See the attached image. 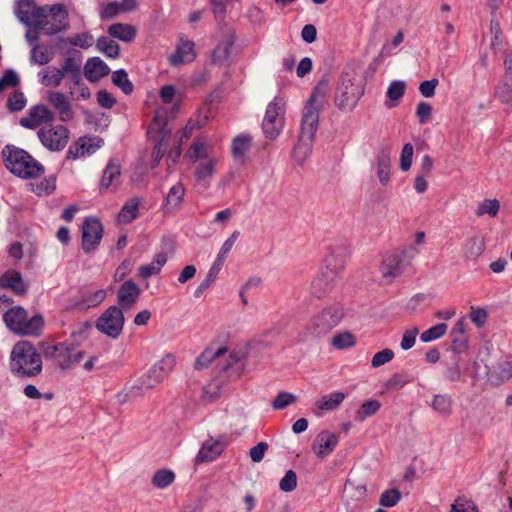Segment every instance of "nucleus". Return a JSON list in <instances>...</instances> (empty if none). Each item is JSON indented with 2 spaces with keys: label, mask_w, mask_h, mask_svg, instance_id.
Masks as SVG:
<instances>
[{
  "label": "nucleus",
  "mask_w": 512,
  "mask_h": 512,
  "mask_svg": "<svg viewBox=\"0 0 512 512\" xmlns=\"http://www.w3.org/2000/svg\"><path fill=\"white\" fill-rule=\"evenodd\" d=\"M312 143L313 140L305 141L299 137L298 143L293 149V157L299 164H302L309 157Z\"/></svg>",
  "instance_id": "obj_51"
},
{
  "label": "nucleus",
  "mask_w": 512,
  "mask_h": 512,
  "mask_svg": "<svg viewBox=\"0 0 512 512\" xmlns=\"http://www.w3.org/2000/svg\"><path fill=\"white\" fill-rule=\"evenodd\" d=\"M216 160L209 157L197 162L194 177L198 184L206 185L212 179L215 173Z\"/></svg>",
  "instance_id": "obj_32"
},
{
  "label": "nucleus",
  "mask_w": 512,
  "mask_h": 512,
  "mask_svg": "<svg viewBox=\"0 0 512 512\" xmlns=\"http://www.w3.org/2000/svg\"><path fill=\"white\" fill-rule=\"evenodd\" d=\"M10 370L18 377H35L42 371L41 354L29 341L17 342L10 353Z\"/></svg>",
  "instance_id": "obj_1"
},
{
  "label": "nucleus",
  "mask_w": 512,
  "mask_h": 512,
  "mask_svg": "<svg viewBox=\"0 0 512 512\" xmlns=\"http://www.w3.org/2000/svg\"><path fill=\"white\" fill-rule=\"evenodd\" d=\"M344 316L343 308L334 304L325 307L309 320L306 331L312 337H323L336 327Z\"/></svg>",
  "instance_id": "obj_10"
},
{
  "label": "nucleus",
  "mask_w": 512,
  "mask_h": 512,
  "mask_svg": "<svg viewBox=\"0 0 512 512\" xmlns=\"http://www.w3.org/2000/svg\"><path fill=\"white\" fill-rule=\"evenodd\" d=\"M47 101L56 110L62 122H68L74 118L71 103L63 93L59 91H49L47 93Z\"/></svg>",
  "instance_id": "obj_24"
},
{
  "label": "nucleus",
  "mask_w": 512,
  "mask_h": 512,
  "mask_svg": "<svg viewBox=\"0 0 512 512\" xmlns=\"http://www.w3.org/2000/svg\"><path fill=\"white\" fill-rule=\"evenodd\" d=\"M401 492L396 489L385 490L379 498V504L383 507H394L401 500Z\"/></svg>",
  "instance_id": "obj_56"
},
{
  "label": "nucleus",
  "mask_w": 512,
  "mask_h": 512,
  "mask_svg": "<svg viewBox=\"0 0 512 512\" xmlns=\"http://www.w3.org/2000/svg\"><path fill=\"white\" fill-rule=\"evenodd\" d=\"M46 11L45 7H37L33 0H18L15 5L17 19L36 30L46 26Z\"/></svg>",
  "instance_id": "obj_15"
},
{
  "label": "nucleus",
  "mask_w": 512,
  "mask_h": 512,
  "mask_svg": "<svg viewBox=\"0 0 512 512\" xmlns=\"http://www.w3.org/2000/svg\"><path fill=\"white\" fill-rule=\"evenodd\" d=\"M107 292L105 289H98L95 291L82 290L73 300V303L67 309H77L86 311L90 308L97 307L106 298Z\"/></svg>",
  "instance_id": "obj_22"
},
{
  "label": "nucleus",
  "mask_w": 512,
  "mask_h": 512,
  "mask_svg": "<svg viewBox=\"0 0 512 512\" xmlns=\"http://www.w3.org/2000/svg\"><path fill=\"white\" fill-rule=\"evenodd\" d=\"M196 57L194 43L190 40L180 39L176 51L169 56V63L178 66L192 62Z\"/></svg>",
  "instance_id": "obj_27"
},
{
  "label": "nucleus",
  "mask_w": 512,
  "mask_h": 512,
  "mask_svg": "<svg viewBox=\"0 0 512 512\" xmlns=\"http://www.w3.org/2000/svg\"><path fill=\"white\" fill-rule=\"evenodd\" d=\"M185 156L193 163L207 159L210 157L208 146L203 141H194Z\"/></svg>",
  "instance_id": "obj_44"
},
{
  "label": "nucleus",
  "mask_w": 512,
  "mask_h": 512,
  "mask_svg": "<svg viewBox=\"0 0 512 512\" xmlns=\"http://www.w3.org/2000/svg\"><path fill=\"white\" fill-rule=\"evenodd\" d=\"M37 137L48 151L59 152L66 147L70 131L61 124L50 123L39 128Z\"/></svg>",
  "instance_id": "obj_13"
},
{
  "label": "nucleus",
  "mask_w": 512,
  "mask_h": 512,
  "mask_svg": "<svg viewBox=\"0 0 512 512\" xmlns=\"http://www.w3.org/2000/svg\"><path fill=\"white\" fill-rule=\"evenodd\" d=\"M364 94V83L360 77L348 72L343 73L337 89L335 104L342 110H352Z\"/></svg>",
  "instance_id": "obj_9"
},
{
  "label": "nucleus",
  "mask_w": 512,
  "mask_h": 512,
  "mask_svg": "<svg viewBox=\"0 0 512 512\" xmlns=\"http://www.w3.org/2000/svg\"><path fill=\"white\" fill-rule=\"evenodd\" d=\"M390 166L389 154L385 151L379 152L376 157L377 177L383 186H386L390 181Z\"/></svg>",
  "instance_id": "obj_39"
},
{
  "label": "nucleus",
  "mask_w": 512,
  "mask_h": 512,
  "mask_svg": "<svg viewBox=\"0 0 512 512\" xmlns=\"http://www.w3.org/2000/svg\"><path fill=\"white\" fill-rule=\"evenodd\" d=\"M141 294L140 287L133 281H124L117 291V305L123 311L131 309Z\"/></svg>",
  "instance_id": "obj_23"
},
{
  "label": "nucleus",
  "mask_w": 512,
  "mask_h": 512,
  "mask_svg": "<svg viewBox=\"0 0 512 512\" xmlns=\"http://www.w3.org/2000/svg\"><path fill=\"white\" fill-rule=\"evenodd\" d=\"M226 347L206 348L196 359L195 368L196 369H204L209 366L210 363L216 361V366L219 368L220 362H225L229 359V354Z\"/></svg>",
  "instance_id": "obj_26"
},
{
  "label": "nucleus",
  "mask_w": 512,
  "mask_h": 512,
  "mask_svg": "<svg viewBox=\"0 0 512 512\" xmlns=\"http://www.w3.org/2000/svg\"><path fill=\"white\" fill-rule=\"evenodd\" d=\"M0 286L11 289L18 295L26 293L28 286L23 280L21 274L16 270H9L0 277Z\"/></svg>",
  "instance_id": "obj_30"
},
{
  "label": "nucleus",
  "mask_w": 512,
  "mask_h": 512,
  "mask_svg": "<svg viewBox=\"0 0 512 512\" xmlns=\"http://www.w3.org/2000/svg\"><path fill=\"white\" fill-rule=\"evenodd\" d=\"M29 187L30 190L39 197L50 195L56 189V177L51 175L40 182L30 183Z\"/></svg>",
  "instance_id": "obj_43"
},
{
  "label": "nucleus",
  "mask_w": 512,
  "mask_h": 512,
  "mask_svg": "<svg viewBox=\"0 0 512 512\" xmlns=\"http://www.w3.org/2000/svg\"><path fill=\"white\" fill-rule=\"evenodd\" d=\"M245 364L238 353H229V359L219 363V373L203 388L202 397L205 401L213 402L222 394L224 387L239 379L244 372Z\"/></svg>",
  "instance_id": "obj_2"
},
{
  "label": "nucleus",
  "mask_w": 512,
  "mask_h": 512,
  "mask_svg": "<svg viewBox=\"0 0 512 512\" xmlns=\"http://www.w3.org/2000/svg\"><path fill=\"white\" fill-rule=\"evenodd\" d=\"M96 47L109 58H117L119 56V45L108 37H100L97 40Z\"/></svg>",
  "instance_id": "obj_48"
},
{
  "label": "nucleus",
  "mask_w": 512,
  "mask_h": 512,
  "mask_svg": "<svg viewBox=\"0 0 512 512\" xmlns=\"http://www.w3.org/2000/svg\"><path fill=\"white\" fill-rule=\"evenodd\" d=\"M54 119V112L45 105L39 104L30 107L27 116L20 119V125L27 129H36L52 123Z\"/></svg>",
  "instance_id": "obj_20"
},
{
  "label": "nucleus",
  "mask_w": 512,
  "mask_h": 512,
  "mask_svg": "<svg viewBox=\"0 0 512 512\" xmlns=\"http://www.w3.org/2000/svg\"><path fill=\"white\" fill-rule=\"evenodd\" d=\"M447 328L448 326L446 323H439L424 331L421 334L420 339L425 343L439 339L447 332Z\"/></svg>",
  "instance_id": "obj_55"
},
{
  "label": "nucleus",
  "mask_w": 512,
  "mask_h": 512,
  "mask_svg": "<svg viewBox=\"0 0 512 512\" xmlns=\"http://www.w3.org/2000/svg\"><path fill=\"white\" fill-rule=\"evenodd\" d=\"M485 241L481 235H474L466 240L463 252L466 258L476 260L484 251Z\"/></svg>",
  "instance_id": "obj_34"
},
{
  "label": "nucleus",
  "mask_w": 512,
  "mask_h": 512,
  "mask_svg": "<svg viewBox=\"0 0 512 512\" xmlns=\"http://www.w3.org/2000/svg\"><path fill=\"white\" fill-rule=\"evenodd\" d=\"M42 354L46 360L63 370L71 369L84 357L83 351L76 350L74 345L68 342L43 344Z\"/></svg>",
  "instance_id": "obj_8"
},
{
  "label": "nucleus",
  "mask_w": 512,
  "mask_h": 512,
  "mask_svg": "<svg viewBox=\"0 0 512 512\" xmlns=\"http://www.w3.org/2000/svg\"><path fill=\"white\" fill-rule=\"evenodd\" d=\"M380 402L377 400H369L364 402L356 412V419L363 422L367 417L374 415L380 409Z\"/></svg>",
  "instance_id": "obj_53"
},
{
  "label": "nucleus",
  "mask_w": 512,
  "mask_h": 512,
  "mask_svg": "<svg viewBox=\"0 0 512 512\" xmlns=\"http://www.w3.org/2000/svg\"><path fill=\"white\" fill-rule=\"evenodd\" d=\"M432 407L443 417H448L452 413V399L448 395H435L432 400Z\"/></svg>",
  "instance_id": "obj_47"
},
{
  "label": "nucleus",
  "mask_w": 512,
  "mask_h": 512,
  "mask_svg": "<svg viewBox=\"0 0 512 512\" xmlns=\"http://www.w3.org/2000/svg\"><path fill=\"white\" fill-rule=\"evenodd\" d=\"M175 479L176 475L171 469H159L153 474L151 484L157 489H166L174 483Z\"/></svg>",
  "instance_id": "obj_42"
},
{
  "label": "nucleus",
  "mask_w": 512,
  "mask_h": 512,
  "mask_svg": "<svg viewBox=\"0 0 512 512\" xmlns=\"http://www.w3.org/2000/svg\"><path fill=\"white\" fill-rule=\"evenodd\" d=\"M450 512H478V510L471 501L464 498H458L451 505Z\"/></svg>",
  "instance_id": "obj_64"
},
{
  "label": "nucleus",
  "mask_w": 512,
  "mask_h": 512,
  "mask_svg": "<svg viewBox=\"0 0 512 512\" xmlns=\"http://www.w3.org/2000/svg\"><path fill=\"white\" fill-rule=\"evenodd\" d=\"M26 105V98L22 92L14 91L7 100L10 111H20Z\"/></svg>",
  "instance_id": "obj_61"
},
{
  "label": "nucleus",
  "mask_w": 512,
  "mask_h": 512,
  "mask_svg": "<svg viewBox=\"0 0 512 512\" xmlns=\"http://www.w3.org/2000/svg\"><path fill=\"white\" fill-rule=\"evenodd\" d=\"M233 43H234V40L232 37L227 38L224 41L220 42L212 52V55H211L212 63L216 64V65L226 64L230 57Z\"/></svg>",
  "instance_id": "obj_38"
},
{
  "label": "nucleus",
  "mask_w": 512,
  "mask_h": 512,
  "mask_svg": "<svg viewBox=\"0 0 512 512\" xmlns=\"http://www.w3.org/2000/svg\"><path fill=\"white\" fill-rule=\"evenodd\" d=\"M184 196H185V188H184L183 184L176 183L175 185H173L170 188V190L165 198L164 204H163L165 212L172 213V212L178 210L181 203L183 202Z\"/></svg>",
  "instance_id": "obj_33"
},
{
  "label": "nucleus",
  "mask_w": 512,
  "mask_h": 512,
  "mask_svg": "<svg viewBox=\"0 0 512 512\" xmlns=\"http://www.w3.org/2000/svg\"><path fill=\"white\" fill-rule=\"evenodd\" d=\"M209 119L207 112L203 114V111L199 112L196 120H190L187 125L183 128L180 133V142L188 140L195 129L203 127Z\"/></svg>",
  "instance_id": "obj_46"
},
{
  "label": "nucleus",
  "mask_w": 512,
  "mask_h": 512,
  "mask_svg": "<svg viewBox=\"0 0 512 512\" xmlns=\"http://www.w3.org/2000/svg\"><path fill=\"white\" fill-rule=\"evenodd\" d=\"M30 62L35 65L44 66L53 59V52L46 45L34 44L30 50Z\"/></svg>",
  "instance_id": "obj_37"
},
{
  "label": "nucleus",
  "mask_w": 512,
  "mask_h": 512,
  "mask_svg": "<svg viewBox=\"0 0 512 512\" xmlns=\"http://www.w3.org/2000/svg\"><path fill=\"white\" fill-rule=\"evenodd\" d=\"M491 377L498 383L508 382L512 378V361L499 362L493 369Z\"/></svg>",
  "instance_id": "obj_45"
},
{
  "label": "nucleus",
  "mask_w": 512,
  "mask_h": 512,
  "mask_svg": "<svg viewBox=\"0 0 512 512\" xmlns=\"http://www.w3.org/2000/svg\"><path fill=\"white\" fill-rule=\"evenodd\" d=\"M297 486V476L293 470H288L280 480L279 487L283 492H291Z\"/></svg>",
  "instance_id": "obj_63"
},
{
  "label": "nucleus",
  "mask_w": 512,
  "mask_h": 512,
  "mask_svg": "<svg viewBox=\"0 0 512 512\" xmlns=\"http://www.w3.org/2000/svg\"><path fill=\"white\" fill-rule=\"evenodd\" d=\"M3 320L12 332L23 336H38L44 324L42 315L36 314L28 319L27 311L20 306L6 311Z\"/></svg>",
  "instance_id": "obj_7"
},
{
  "label": "nucleus",
  "mask_w": 512,
  "mask_h": 512,
  "mask_svg": "<svg viewBox=\"0 0 512 512\" xmlns=\"http://www.w3.org/2000/svg\"><path fill=\"white\" fill-rule=\"evenodd\" d=\"M103 236V227L96 217H88L82 224V249L86 253L94 251Z\"/></svg>",
  "instance_id": "obj_18"
},
{
  "label": "nucleus",
  "mask_w": 512,
  "mask_h": 512,
  "mask_svg": "<svg viewBox=\"0 0 512 512\" xmlns=\"http://www.w3.org/2000/svg\"><path fill=\"white\" fill-rule=\"evenodd\" d=\"M343 392H333L323 395L317 402L316 407L323 411L335 410L345 399Z\"/></svg>",
  "instance_id": "obj_41"
},
{
  "label": "nucleus",
  "mask_w": 512,
  "mask_h": 512,
  "mask_svg": "<svg viewBox=\"0 0 512 512\" xmlns=\"http://www.w3.org/2000/svg\"><path fill=\"white\" fill-rule=\"evenodd\" d=\"M110 72L108 65L99 57L89 58L84 66V76L89 82L95 83Z\"/></svg>",
  "instance_id": "obj_28"
},
{
  "label": "nucleus",
  "mask_w": 512,
  "mask_h": 512,
  "mask_svg": "<svg viewBox=\"0 0 512 512\" xmlns=\"http://www.w3.org/2000/svg\"><path fill=\"white\" fill-rule=\"evenodd\" d=\"M223 451V444L213 439L206 440L196 457L197 463L210 462L216 459Z\"/></svg>",
  "instance_id": "obj_31"
},
{
  "label": "nucleus",
  "mask_w": 512,
  "mask_h": 512,
  "mask_svg": "<svg viewBox=\"0 0 512 512\" xmlns=\"http://www.w3.org/2000/svg\"><path fill=\"white\" fill-rule=\"evenodd\" d=\"M108 33L123 42H131L136 36V29L130 24L115 23L108 27Z\"/></svg>",
  "instance_id": "obj_35"
},
{
  "label": "nucleus",
  "mask_w": 512,
  "mask_h": 512,
  "mask_svg": "<svg viewBox=\"0 0 512 512\" xmlns=\"http://www.w3.org/2000/svg\"><path fill=\"white\" fill-rule=\"evenodd\" d=\"M50 15L46 14V26L38 28L47 35H54L69 28L68 12L63 4H54L49 8Z\"/></svg>",
  "instance_id": "obj_19"
},
{
  "label": "nucleus",
  "mask_w": 512,
  "mask_h": 512,
  "mask_svg": "<svg viewBox=\"0 0 512 512\" xmlns=\"http://www.w3.org/2000/svg\"><path fill=\"white\" fill-rule=\"evenodd\" d=\"M286 103L282 98L275 97L267 106L262 122L265 137L275 140L281 133L285 124Z\"/></svg>",
  "instance_id": "obj_12"
},
{
  "label": "nucleus",
  "mask_w": 512,
  "mask_h": 512,
  "mask_svg": "<svg viewBox=\"0 0 512 512\" xmlns=\"http://www.w3.org/2000/svg\"><path fill=\"white\" fill-rule=\"evenodd\" d=\"M367 497L366 483L357 476H350L345 483L343 499L349 512H355Z\"/></svg>",
  "instance_id": "obj_17"
},
{
  "label": "nucleus",
  "mask_w": 512,
  "mask_h": 512,
  "mask_svg": "<svg viewBox=\"0 0 512 512\" xmlns=\"http://www.w3.org/2000/svg\"><path fill=\"white\" fill-rule=\"evenodd\" d=\"M345 267V255L340 249H332L324 259V268L311 283V293L322 297L332 290L341 278Z\"/></svg>",
  "instance_id": "obj_3"
},
{
  "label": "nucleus",
  "mask_w": 512,
  "mask_h": 512,
  "mask_svg": "<svg viewBox=\"0 0 512 512\" xmlns=\"http://www.w3.org/2000/svg\"><path fill=\"white\" fill-rule=\"evenodd\" d=\"M125 317L123 310L116 305L109 306L96 320V328L102 334L117 339L124 327Z\"/></svg>",
  "instance_id": "obj_14"
},
{
  "label": "nucleus",
  "mask_w": 512,
  "mask_h": 512,
  "mask_svg": "<svg viewBox=\"0 0 512 512\" xmlns=\"http://www.w3.org/2000/svg\"><path fill=\"white\" fill-rule=\"evenodd\" d=\"M394 358V352L392 349L385 348L372 357L371 366L373 368H379L386 363L390 362Z\"/></svg>",
  "instance_id": "obj_58"
},
{
  "label": "nucleus",
  "mask_w": 512,
  "mask_h": 512,
  "mask_svg": "<svg viewBox=\"0 0 512 512\" xmlns=\"http://www.w3.org/2000/svg\"><path fill=\"white\" fill-rule=\"evenodd\" d=\"M297 396L290 392H279L271 403L274 410H283L289 405L296 403Z\"/></svg>",
  "instance_id": "obj_54"
},
{
  "label": "nucleus",
  "mask_w": 512,
  "mask_h": 512,
  "mask_svg": "<svg viewBox=\"0 0 512 512\" xmlns=\"http://www.w3.org/2000/svg\"><path fill=\"white\" fill-rule=\"evenodd\" d=\"M337 444L338 437L336 434L322 431L315 438L312 449L319 458H325L334 451Z\"/></svg>",
  "instance_id": "obj_25"
},
{
  "label": "nucleus",
  "mask_w": 512,
  "mask_h": 512,
  "mask_svg": "<svg viewBox=\"0 0 512 512\" xmlns=\"http://www.w3.org/2000/svg\"><path fill=\"white\" fill-rule=\"evenodd\" d=\"M414 154V148L411 143H407L403 146L400 155V169L404 172L408 171L412 165V159Z\"/></svg>",
  "instance_id": "obj_59"
},
{
  "label": "nucleus",
  "mask_w": 512,
  "mask_h": 512,
  "mask_svg": "<svg viewBox=\"0 0 512 512\" xmlns=\"http://www.w3.org/2000/svg\"><path fill=\"white\" fill-rule=\"evenodd\" d=\"M112 82L126 95H129L133 91V84L129 80L128 74L124 69L117 70L113 73Z\"/></svg>",
  "instance_id": "obj_50"
},
{
  "label": "nucleus",
  "mask_w": 512,
  "mask_h": 512,
  "mask_svg": "<svg viewBox=\"0 0 512 512\" xmlns=\"http://www.w3.org/2000/svg\"><path fill=\"white\" fill-rule=\"evenodd\" d=\"M102 145L103 140L99 137H81L70 145L66 157L69 160H77L95 153Z\"/></svg>",
  "instance_id": "obj_21"
},
{
  "label": "nucleus",
  "mask_w": 512,
  "mask_h": 512,
  "mask_svg": "<svg viewBox=\"0 0 512 512\" xmlns=\"http://www.w3.org/2000/svg\"><path fill=\"white\" fill-rule=\"evenodd\" d=\"M331 344L337 349H345L354 346L355 338L350 332H341L333 336Z\"/></svg>",
  "instance_id": "obj_57"
},
{
  "label": "nucleus",
  "mask_w": 512,
  "mask_h": 512,
  "mask_svg": "<svg viewBox=\"0 0 512 512\" xmlns=\"http://www.w3.org/2000/svg\"><path fill=\"white\" fill-rule=\"evenodd\" d=\"M121 170L120 166L113 161H110L107 165L106 169L104 170L102 179H101V188H109L114 180L118 179L120 177Z\"/></svg>",
  "instance_id": "obj_49"
},
{
  "label": "nucleus",
  "mask_w": 512,
  "mask_h": 512,
  "mask_svg": "<svg viewBox=\"0 0 512 512\" xmlns=\"http://www.w3.org/2000/svg\"><path fill=\"white\" fill-rule=\"evenodd\" d=\"M175 365V356L170 353L166 354L133 384L132 390L147 391L155 388L171 374Z\"/></svg>",
  "instance_id": "obj_11"
},
{
  "label": "nucleus",
  "mask_w": 512,
  "mask_h": 512,
  "mask_svg": "<svg viewBox=\"0 0 512 512\" xmlns=\"http://www.w3.org/2000/svg\"><path fill=\"white\" fill-rule=\"evenodd\" d=\"M406 85L403 81H393L387 89V97L390 100L398 101L405 93Z\"/></svg>",
  "instance_id": "obj_62"
},
{
  "label": "nucleus",
  "mask_w": 512,
  "mask_h": 512,
  "mask_svg": "<svg viewBox=\"0 0 512 512\" xmlns=\"http://www.w3.org/2000/svg\"><path fill=\"white\" fill-rule=\"evenodd\" d=\"M499 209L500 202L497 199H485L478 205L475 213L477 216L488 214L490 217H495Z\"/></svg>",
  "instance_id": "obj_52"
},
{
  "label": "nucleus",
  "mask_w": 512,
  "mask_h": 512,
  "mask_svg": "<svg viewBox=\"0 0 512 512\" xmlns=\"http://www.w3.org/2000/svg\"><path fill=\"white\" fill-rule=\"evenodd\" d=\"M2 156L7 169L21 178H36L44 173V166L23 149L8 145Z\"/></svg>",
  "instance_id": "obj_4"
},
{
  "label": "nucleus",
  "mask_w": 512,
  "mask_h": 512,
  "mask_svg": "<svg viewBox=\"0 0 512 512\" xmlns=\"http://www.w3.org/2000/svg\"><path fill=\"white\" fill-rule=\"evenodd\" d=\"M328 91L326 82H320L314 88L310 98L304 106L301 121L299 137L305 141L313 140L318 129L319 112L323 106L324 99Z\"/></svg>",
  "instance_id": "obj_5"
},
{
  "label": "nucleus",
  "mask_w": 512,
  "mask_h": 512,
  "mask_svg": "<svg viewBox=\"0 0 512 512\" xmlns=\"http://www.w3.org/2000/svg\"><path fill=\"white\" fill-rule=\"evenodd\" d=\"M81 57L69 56L64 59L60 67L48 66L38 72V78L44 87L57 88L65 77H70L75 85L82 80Z\"/></svg>",
  "instance_id": "obj_6"
},
{
  "label": "nucleus",
  "mask_w": 512,
  "mask_h": 512,
  "mask_svg": "<svg viewBox=\"0 0 512 512\" xmlns=\"http://www.w3.org/2000/svg\"><path fill=\"white\" fill-rule=\"evenodd\" d=\"M166 262H167L166 254L158 253L154 256V258L150 264L141 265L138 268V275L142 279H148L149 277L158 274Z\"/></svg>",
  "instance_id": "obj_36"
},
{
  "label": "nucleus",
  "mask_w": 512,
  "mask_h": 512,
  "mask_svg": "<svg viewBox=\"0 0 512 512\" xmlns=\"http://www.w3.org/2000/svg\"><path fill=\"white\" fill-rule=\"evenodd\" d=\"M251 147L252 137L249 134L237 135L233 138L231 144L233 159L238 163H244L247 160Z\"/></svg>",
  "instance_id": "obj_29"
},
{
  "label": "nucleus",
  "mask_w": 512,
  "mask_h": 512,
  "mask_svg": "<svg viewBox=\"0 0 512 512\" xmlns=\"http://www.w3.org/2000/svg\"><path fill=\"white\" fill-rule=\"evenodd\" d=\"M68 42L72 46L89 48L93 45V36L88 32H83L69 37Z\"/></svg>",
  "instance_id": "obj_60"
},
{
  "label": "nucleus",
  "mask_w": 512,
  "mask_h": 512,
  "mask_svg": "<svg viewBox=\"0 0 512 512\" xmlns=\"http://www.w3.org/2000/svg\"><path fill=\"white\" fill-rule=\"evenodd\" d=\"M141 203L140 198L134 197L129 199L121 208L118 214V221L120 223H130L138 216V209Z\"/></svg>",
  "instance_id": "obj_40"
},
{
  "label": "nucleus",
  "mask_w": 512,
  "mask_h": 512,
  "mask_svg": "<svg viewBox=\"0 0 512 512\" xmlns=\"http://www.w3.org/2000/svg\"><path fill=\"white\" fill-rule=\"evenodd\" d=\"M405 250L388 251L382 256L379 271L386 283H391L404 271Z\"/></svg>",
  "instance_id": "obj_16"
}]
</instances>
